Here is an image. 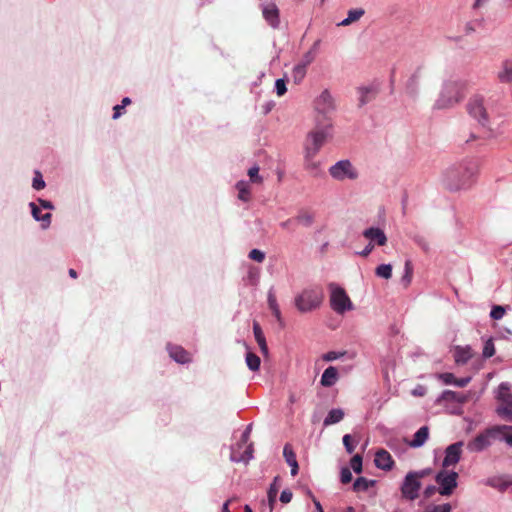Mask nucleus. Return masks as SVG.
Here are the masks:
<instances>
[{
    "label": "nucleus",
    "mask_w": 512,
    "mask_h": 512,
    "mask_svg": "<svg viewBox=\"0 0 512 512\" xmlns=\"http://www.w3.org/2000/svg\"><path fill=\"white\" fill-rule=\"evenodd\" d=\"M330 175L337 180L350 179L354 180L358 177L356 169L349 160H341L330 167Z\"/></svg>",
    "instance_id": "1a4fd4ad"
},
{
    "label": "nucleus",
    "mask_w": 512,
    "mask_h": 512,
    "mask_svg": "<svg viewBox=\"0 0 512 512\" xmlns=\"http://www.w3.org/2000/svg\"><path fill=\"white\" fill-rule=\"evenodd\" d=\"M443 398L447 399V400H455V401H458V402H461V403L466 401L465 397L460 396L457 392H454V391H451V390L444 391L443 392Z\"/></svg>",
    "instance_id": "79ce46f5"
},
{
    "label": "nucleus",
    "mask_w": 512,
    "mask_h": 512,
    "mask_svg": "<svg viewBox=\"0 0 512 512\" xmlns=\"http://www.w3.org/2000/svg\"><path fill=\"white\" fill-rule=\"evenodd\" d=\"M342 355H344V353H337L335 351H330L323 355V360L333 361V360L338 359Z\"/></svg>",
    "instance_id": "4d7b16f0"
},
{
    "label": "nucleus",
    "mask_w": 512,
    "mask_h": 512,
    "mask_svg": "<svg viewBox=\"0 0 512 512\" xmlns=\"http://www.w3.org/2000/svg\"><path fill=\"white\" fill-rule=\"evenodd\" d=\"M306 75V66H293L291 71V77L294 83H300Z\"/></svg>",
    "instance_id": "c756f323"
},
{
    "label": "nucleus",
    "mask_w": 512,
    "mask_h": 512,
    "mask_svg": "<svg viewBox=\"0 0 512 512\" xmlns=\"http://www.w3.org/2000/svg\"><path fill=\"white\" fill-rule=\"evenodd\" d=\"M324 299V293L320 287L304 289L295 297V306L301 313L310 312L320 307Z\"/></svg>",
    "instance_id": "f03ea898"
},
{
    "label": "nucleus",
    "mask_w": 512,
    "mask_h": 512,
    "mask_svg": "<svg viewBox=\"0 0 512 512\" xmlns=\"http://www.w3.org/2000/svg\"><path fill=\"white\" fill-rule=\"evenodd\" d=\"M338 380V371L334 366L326 368L321 376V385L324 387L333 386Z\"/></svg>",
    "instance_id": "412c9836"
},
{
    "label": "nucleus",
    "mask_w": 512,
    "mask_h": 512,
    "mask_svg": "<svg viewBox=\"0 0 512 512\" xmlns=\"http://www.w3.org/2000/svg\"><path fill=\"white\" fill-rule=\"evenodd\" d=\"M488 3V0H475L474 4L472 5L473 9H479L484 7Z\"/></svg>",
    "instance_id": "0e129e2a"
},
{
    "label": "nucleus",
    "mask_w": 512,
    "mask_h": 512,
    "mask_svg": "<svg viewBox=\"0 0 512 512\" xmlns=\"http://www.w3.org/2000/svg\"><path fill=\"white\" fill-rule=\"evenodd\" d=\"M329 288L331 292L330 306L336 313L343 314L345 311L353 309V304L343 288L334 283L330 284Z\"/></svg>",
    "instance_id": "39448f33"
},
{
    "label": "nucleus",
    "mask_w": 512,
    "mask_h": 512,
    "mask_svg": "<svg viewBox=\"0 0 512 512\" xmlns=\"http://www.w3.org/2000/svg\"><path fill=\"white\" fill-rule=\"evenodd\" d=\"M457 479L458 473L455 471H439L435 477V481L439 485L438 492L442 496H450L457 487Z\"/></svg>",
    "instance_id": "0eeeda50"
},
{
    "label": "nucleus",
    "mask_w": 512,
    "mask_h": 512,
    "mask_svg": "<svg viewBox=\"0 0 512 512\" xmlns=\"http://www.w3.org/2000/svg\"><path fill=\"white\" fill-rule=\"evenodd\" d=\"M471 378L470 377H465V378H455V381H454V385L458 386V387H465L468 385V383L470 382Z\"/></svg>",
    "instance_id": "bf43d9fd"
},
{
    "label": "nucleus",
    "mask_w": 512,
    "mask_h": 512,
    "mask_svg": "<svg viewBox=\"0 0 512 512\" xmlns=\"http://www.w3.org/2000/svg\"><path fill=\"white\" fill-rule=\"evenodd\" d=\"M376 467L382 470L389 471L392 469L394 465V461L392 459L391 454L386 451L385 449H379L375 453V459H374Z\"/></svg>",
    "instance_id": "ddd939ff"
},
{
    "label": "nucleus",
    "mask_w": 512,
    "mask_h": 512,
    "mask_svg": "<svg viewBox=\"0 0 512 512\" xmlns=\"http://www.w3.org/2000/svg\"><path fill=\"white\" fill-rule=\"evenodd\" d=\"M496 428H501L499 433H502L503 440L512 446V426H496Z\"/></svg>",
    "instance_id": "58836bf2"
},
{
    "label": "nucleus",
    "mask_w": 512,
    "mask_h": 512,
    "mask_svg": "<svg viewBox=\"0 0 512 512\" xmlns=\"http://www.w3.org/2000/svg\"><path fill=\"white\" fill-rule=\"evenodd\" d=\"M236 188L238 190V198L244 202H248L250 200L249 184L245 181H239L236 184Z\"/></svg>",
    "instance_id": "cd10ccee"
},
{
    "label": "nucleus",
    "mask_w": 512,
    "mask_h": 512,
    "mask_svg": "<svg viewBox=\"0 0 512 512\" xmlns=\"http://www.w3.org/2000/svg\"><path fill=\"white\" fill-rule=\"evenodd\" d=\"M351 468L354 470L355 473H361L362 472V456L359 454H356L352 457L351 461Z\"/></svg>",
    "instance_id": "a19ab883"
},
{
    "label": "nucleus",
    "mask_w": 512,
    "mask_h": 512,
    "mask_svg": "<svg viewBox=\"0 0 512 512\" xmlns=\"http://www.w3.org/2000/svg\"><path fill=\"white\" fill-rule=\"evenodd\" d=\"M474 173H475L474 169H467L463 178L459 181V183L452 186L451 188L459 189V188L468 186L470 184V181H471Z\"/></svg>",
    "instance_id": "72a5a7b5"
},
{
    "label": "nucleus",
    "mask_w": 512,
    "mask_h": 512,
    "mask_svg": "<svg viewBox=\"0 0 512 512\" xmlns=\"http://www.w3.org/2000/svg\"><path fill=\"white\" fill-rule=\"evenodd\" d=\"M504 315L505 308L500 305H495L490 312V316L494 320H500L501 318H503Z\"/></svg>",
    "instance_id": "c03bdc74"
},
{
    "label": "nucleus",
    "mask_w": 512,
    "mask_h": 512,
    "mask_svg": "<svg viewBox=\"0 0 512 512\" xmlns=\"http://www.w3.org/2000/svg\"><path fill=\"white\" fill-rule=\"evenodd\" d=\"M248 176L253 183H262L263 179L259 175V167L254 166L248 170Z\"/></svg>",
    "instance_id": "37998d69"
},
{
    "label": "nucleus",
    "mask_w": 512,
    "mask_h": 512,
    "mask_svg": "<svg viewBox=\"0 0 512 512\" xmlns=\"http://www.w3.org/2000/svg\"><path fill=\"white\" fill-rule=\"evenodd\" d=\"M343 445L345 446V449L349 454H352L354 452L355 446L352 442V436L350 434H346L343 436Z\"/></svg>",
    "instance_id": "de8ad7c7"
},
{
    "label": "nucleus",
    "mask_w": 512,
    "mask_h": 512,
    "mask_svg": "<svg viewBox=\"0 0 512 512\" xmlns=\"http://www.w3.org/2000/svg\"><path fill=\"white\" fill-rule=\"evenodd\" d=\"M464 443L462 441L455 442L445 449V457L442 462L443 468L455 466L461 459Z\"/></svg>",
    "instance_id": "9b49d317"
},
{
    "label": "nucleus",
    "mask_w": 512,
    "mask_h": 512,
    "mask_svg": "<svg viewBox=\"0 0 512 512\" xmlns=\"http://www.w3.org/2000/svg\"><path fill=\"white\" fill-rule=\"evenodd\" d=\"M428 437H429V428L427 426H422L414 434V438L408 444L412 448L421 447L427 441Z\"/></svg>",
    "instance_id": "5701e85b"
},
{
    "label": "nucleus",
    "mask_w": 512,
    "mask_h": 512,
    "mask_svg": "<svg viewBox=\"0 0 512 512\" xmlns=\"http://www.w3.org/2000/svg\"><path fill=\"white\" fill-rule=\"evenodd\" d=\"M344 418L342 409H332L324 419V426H329L340 422Z\"/></svg>",
    "instance_id": "a878e982"
},
{
    "label": "nucleus",
    "mask_w": 512,
    "mask_h": 512,
    "mask_svg": "<svg viewBox=\"0 0 512 512\" xmlns=\"http://www.w3.org/2000/svg\"><path fill=\"white\" fill-rule=\"evenodd\" d=\"M423 477L424 473H416L414 471L407 473L401 486L403 498L411 501L418 498L421 488L420 479Z\"/></svg>",
    "instance_id": "423d86ee"
},
{
    "label": "nucleus",
    "mask_w": 512,
    "mask_h": 512,
    "mask_svg": "<svg viewBox=\"0 0 512 512\" xmlns=\"http://www.w3.org/2000/svg\"><path fill=\"white\" fill-rule=\"evenodd\" d=\"M292 497H293L292 492L290 490H288V489H285V490H283L281 492L280 501L283 504H287V503H289L292 500Z\"/></svg>",
    "instance_id": "6e6d98bb"
},
{
    "label": "nucleus",
    "mask_w": 512,
    "mask_h": 512,
    "mask_svg": "<svg viewBox=\"0 0 512 512\" xmlns=\"http://www.w3.org/2000/svg\"><path fill=\"white\" fill-rule=\"evenodd\" d=\"M373 248H374V244L369 242V244L359 254L363 257H367L372 252Z\"/></svg>",
    "instance_id": "052dcab7"
},
{
    "label": "nucleus",
    "mask_w": 512,
    "mask_h": 512,
    "mask_svg": "<svg viewBox=\"0 0 512 512\" xmlns=\"http://www.w3.org/2000/svg\"><path fill=\"white\" fill-rule=\"evenodd\" d=\"M39 204L45 209H53V204L44 199H38Z\"/></svg>",
    "instance_id": "69168bd1"
},
{
    "label": "nucleus",
    "mask_w": 512,
    "mask_h": 512,
    "mask_svg": "<svg viewBox=\"0 0 512 512\" xmlns=\"http://www.w3.org/2000/svg\"><path fill=\"white\" fill-rule=\"evenodd\" d=\"M283 456L287 462V464L291 467V475L295 476L298 473V463L296 460V455L292 449L290 444H286L283 449Z\"/></svg>",
    "instance_id": "a211bd4d"
},
{
    "label": "nucleus",
    "mask_w": 512,
    "mask_h": 512,
    "mask_svg": "<svg viewBox=\"0 0 512 512\" xmlns=\"http://www.w3.org/2000/svg\"><path fill=\"white\" fill-rule=\"evenodd\" d=\"M466 86L462 82H447L435 106L445 109L459 103L465 96Z\"/></svg>",
    "instance_id": "7ed1b4c3"
},
{
    "label": "nucleus",
    "mask_w": 512,
    "mask_h": 512,
    "mask_svg": "<svg viewBox=\"0 0 512 512\" xmlns=\"http://www.w3.org/2000/svg\"><path fill=\"white\" fill-rule=\"evenodd\" d=\"M494 354H495V346H494L493 339L490 338L484 344L483 357L484 358H490Z\"/></svg>",
    "instance_id": "e433bc0d"
},
{
    "label": "nucleus",
    "mask_w": 512,
    "mask_h": 512,
    "mask_svg": "<svg viewBox=\"0 0 512 512\" xmlns=\"http://www.w3.org/2000/svg\"><path fill=\"white\" fill-rule=\"evenodd\" d=\"M253 333L256 342L259 345L260 351L264 356L268 355V346L260 324L257 321L253 322Z\"/></svg>",
    "instance_id": "aec40b11"
},
{
    "label": "nucleus",
    "mask_w": 512,
    "mask_h": 512,
    "mask_svg": "<svg viewBox=\"0 0 512 512\" xmlns=\"http://www.w3.org/2000/svg\"><path fill=\"white\" fill-rule=\"evenodd\" d=\"M364 13H365V11L362 8L351 9V10L348 11L347 18H345L340 23V25L348 26V25L352 24L353 22L358 21L364 15Z\"/></svg>",
    "instance_id": "bb28decb"
},
{
    "label": "nucleus",
    "mask_w": 512,
    "mask_h": 512,
    "mask_svg": "<svg viewBox=\"0 0 512 512\" xmlns=\"http://www.w3.org/2000/svg\"><path fill=\"white\" fill-rule=\"evenodd\" d=\"M375 274L384 279H390L392 277V266L390 264H381L376 270Z\"/></svg>",
    "instance_id": "7c9ffc66"
},
{
    "label": "nucleus",
    "mask_w": 512,
    "mask_h": 512,
    "mask_svg": "<svg viewBox=\"0 0 512 512\" xmlns=\"http://www.w3.org/2000/svg\"><path fill=\"white\" fill-rule=\"evenodd\" d=\"M373 484V481H369L368 479L364 477H359L355 480L353 483V489L354 491H365L367 490L371 485Z\"/></svg>",
    "instance_id": "473e14b6"
},
{
    "label": "nucleus",
    "mask_w": 512,
    "mask_h": 512,
    "mask_svg": "<svg viewBox=\"0 0 512 512\" xmlns=\"http://www.w3.org/2000/svg\"><path fill=\"white\" fill-rule=\"evenodd\" d=\"M501 428L493 427L478 434L474 439L467 443V449L470 452H481L491 445V437L500 432Z\"/></svg>",
    "instance_id": "9d476101"
},
{
    "label": "nucleus",
    "mask_w": 512,
    "mask_h": 512,
    "mask_svg": "<svg viewBox=\"0 0 512 512\" xmlns=\"http://www.w3.org/2000/svg\"><path fill=\"white\" fill-rule=\"evenodd\" d=\"M279 480H280V477L276 476L274 478V481L270 485V487L268 489V492H267L268 502H269V506H270V510L271 511L273 510L274 504L276 502V497H277V494H278V491H279V487H280L278 485V481Z\"/></svg>",
    "instance_id": "393cba45"
},
{
    "label": "nucleus",
    "mask_w": 512,
    "mask_h": 512,
    "mask_svg": "<svg viewBox=\"0 0 512 512\" xmlns=\"http://www.w3.org/2000/svg\"><path fill=\"white\" fill-rule=\"evenodd\" d=\"M427 393V388L424 385H417L412 391L411 394L415 397H423Z\"/></svg>",
    "instance_id": "3c124183"
},
{
    "label": "nucleus",
    "mask_w": 512,
    "mask_h": 512,
    "mask_svg": "<svg viewBox=\"0 0 512 512\" xmlns=\"http://www.w3.org/2000/svg\"><path fill=\"white\" fill-rule=\"evenodd\" d=\"M271 312H272L273 316L276 318V320L279 323V325L281 327H284V321H283V318H282V315H281L280 308L279 307L273 308V309H271Z\"/></svg>",
    "instance_id": "13d9d810"
},
{
    "label": "nucleus",
    "mask_w": 512,
    "mask_h": 512,
    "mask_svg": "<svg viewBox=\"0 0 512 512\" xmlns=\"http://www.w3.org/2000/svg\"><path fill=\"white\" fill-rule=\"evenodd\" d=\"M467 111L469 115L476 119L483 127H486L489 124V116L484 106V99L482 96L476 95L470 98L467 103Z\"/></svg>",
    "instance_id": "6e6552de"
},
{
    "label": "nucleus",
    "mask_w": 512,
    "mask_h": 512,
    "mask_svg": "<svg viewBox=\"0 0 512 512\" xmlns=\"http://www.w3.org/2000/svg\"><path fill=\"white\" fill-rule=\"evenodd\" d=\"M332 121H322L319 117L315 119V127L307 134L305 141V158H315L326 141L332 138Z\"/></svg>",
    "instance_id": "f257e3e1"
},
{
    "label": "nucleus",
    "mask_w": 512,
    "mask_h": 512,
    "mask_svg": "<svg viewBox=\"0 0 512 512\" xmlns=\"http://www.w3.org/2000/svg\"><path fill=\"white\" fill-rule=\"evenodd\" d=\"M363 236L368 239L372 244L384 246L387 242V237L384 231L380 228L371 227L363 232Z\"/></svg>",
    "instance_id": "4468645a"
},
{
    "label": "nucleus",
    "mask_w": 512,
    "mask_h": 512,
    "mask_svg": "<svg viewBox=\"0 0 512 512\" xmlns=\"http://www.w3.org/2000/svg\"><path fill=\"white\" fill-rule=\"evenodd\" d=\"M452 506L449 503L440 505H428L425 512H451Z\"/></svg>",
    "instance_id": "f704fd0d"
},
{
    "label": "nucleus",
    "mask_w": 512,
    "mask_h": 512,
    "mask_svg": "<svg viewBox=\"0 0 512 512\" xmlns=\"http://www.w3.org/2000/svg\"><path fill=\"white\" fill-rule=\"evenodd\" d=\"M32 186L35 190H41L45 187V182L42 178V174L39 171L35 172Z\"/></svg>",
    "instance_id": "a18cd8bd"
},
{
    "label": "nucleus",
    "mask_w": 512,
    "mask_h": 512,
    "mask_svg": "<svg viewBox=\"0 0 512 512\" xmlns=\"http://www.w3.org/2000/svg\"><path fill=\"white\" fill-rule=\"evenodd\" d=\"M482 24V21L479 19H473L467 21L463 26V35H459L456 37H451L450 39L454 42H460L463 39V36H469L476 32L477 28Z\"/></svg>",
    "instance_id": "4be33fe9"
},
{
    "label": "nucleus",
    "mask_w": 512,
    "mask_h": 512,
    "mask_svg": "<svg viewBox=\"0 0 512 512\" xmlns=\"http://www.w3.org/2000/svg\"><path fill=\"white\" fill-rule=\"evenodd\" d=\"M405 273L402 277V282L405 287H408L411 283L412 276H413V265L410 260H406L405 262Z\"/></svg>",
    "instance_id": "2f4dec72"
},
{
    "label": "nucleus",
    "mask_w": 512,
    "mask_h": 512,
    "mask_svg": "<svg viewBox=\"0 0 512 512\" xmlns=\"http://www.w3.org/2000/svg\"><path fill=\"white\" fill-rule=\"evenodd\" d=\"M234 500H236V498L228 499V500L223 504L222 512H230V510H229V504H230V503H232Z\"/></svg>",
    "instance_id": "774afa93"
},
{
    "label": "nucleus",
    "mask_w": 512,
    "mask_h": 512,
    "mask_svg": "<svg viewBox=\"0 0 512 512\" xmlns=\"http://www.w3.org/2000/svg\"><path fill=\"white\" fill-rule=\"evenodd\" d=\"M169 355L176 362L185 364L191 361L190 354L181 346L168 345L167 347Z\"/></svg>",
    "instance_id": "2eb2a0df"
},
{
    "label": "nucleus",
    "mask_w": 512,
    "mask_h": 512,
    "mask_svg": "<svg viewBox=\"0 0 512 512\" xmlns=\"http://www.w3.org/2000/svg\"><path fill=\"white\" fill-rule=\"evenodd\" d=\"M318 166H319V164L316 161H314V158H312L310 160H307L305 158V167L310 172H313V173L317 172Z\"/></svg>",
    "instance_id": "5fc2aeb1"
},
{
    "label": "nucleus",
    "mask_w": 512,
    "mask_h": 512,
    "mask_svg": "<svg viewBox=\"0 0 512 512\" xmlns=\"http://www.w3.org/2000/svg\"><path fill=\"white\" fill-rule=\"evenodd\" d=\"M295 223V220L294 219H287L285 221H283L280 226L283 228V229H292V226L293 224Z\"/></svg>",
    "instance_id": "680f3d73"
},
{
    "label": "nucleus",
    "mask_w": 512,
    "mask_h": 512,
    "mask_svg": "<svg viewBox=\"0 0 512 512\" xmlns=\"http://www.w3.org/2000/svg\"><path fill=\"white\" fill-rule=\"evenodd\" d=\"M497 412L500 416L512 421V400L510 395L503 399V402L498 407Z\"/></svg>",
    "instance_id": "b1692460"
},
{
    "label": "nucleus",
    "mask_w": 512,
    "mask_h": 512,
    "mask_svg": "<svg viewBox=\"0 0 512 512\" xmlns=\"http://www.w3.org/2000/svg\"><path fill=\"white\" fill-rule=\"evenodd\" d=\"M265 21L272 27L278 28L280 24V13L275 3L263 4L261 7Z\"/></svg>",
    "instance_id": "f8f14e48"
},
{
    "label": "nucleus",
    "mask_w": 512,
    "mask_h": 512,
    "mask_svg": "<svg viewBox=\"0 0 512 512\" xmlns=\"http://www.w3.org/2000/svg\"><path fill=\"white\" fill-rule=\"evenodd\" d=\"M249 258L253 261H256V262H263L264 259H265V254L258 250V249H252L250 252H249Z\"/></svg>",
    "instance_id": "49530a36"
},
{
    "label": "nucleus",
    "mask_w": 512,
    "mask_h": 512,
    "mask_svg": "<svg viewBox=\"0 0 512 512\" xmlns=\"http://www.w3.org/2000/svg\"><path fill=\"white\" fill-rule=\"evenodd\" d=\"M268 306H269L270 310L273 308L279 307V305L277 303L276 295L272 290H270L268 292Z\"/></svg>",
    "instance_id": "603ef678"
},
{
    "label": "nucleus",
    "mask_w": 512,
    "mask_h": 512,
    "mask_svg": "<svg viewBox=\"0 0 512 512\" xmlns=\"http://www.w3.org/2000/svg\"><path fill=\"white\" fill-rule=\"evenodd\" d=\"M246 363L250 370L257 371L260 368L261 361H260V358L256 354H254L252 352H248L246 354Z\"/></svg>",
    "instance_id": "c85d7f7f"
},
{
    "label": "nucleus",
    "mask_w": 512,
    "mask_h": 512,
    "mask_svg": "<svg viewBox=\"0 0 512 512\" xmlns=\"http://www.w3.org/2000/svg\"><path fill=\"white\" fill-rule=\"evenodd\" d=\"M294 220L295 222H299L300 224H303L305 226H310L313 222V217L311 214L303 212L298 214Z\"/></svg>",
    "instance_id": "ea45409f"
},
{
    "label": "nucleus",
    "mask_w": 512,
    "mask_h": 512,
    "mask_svg": "<svg viewBox=\"0 0 512 512\" xmlns=\"http://www.w3.org/2000/svg\"><path fill=\"white\" fill-rule=\"evenodd\" d=\"M314 109L316 111V117H319L322 121H332L330 115L336 110V104L334 98L328 90H324L315 100Z\"/></svg>",
    "instance_id": "20e7f679"
},
{
    "label": "nucleus",
    "mask_w": 512,
    "mask_h": 512,
    "mask_svg": "<svg viewBox=\"0 0 512 512\" xmlns=\"http://www.w3.org/2000/svg\"><path fill=\"white\" fill-rule=\"evenodd\" d=\"M287 81H289L287 74H285L284 78H280V79L276 80L275 88H276V93L278 96H283L286 93V91H287L286 82Z\"/></svg>",
    "instance_id": "c9c22d12"
},
{
    "label": "nucleus",
    "mask_w": 512,
    "mask_h": 512,
    "mask_svg": "<svg viewBox=\"0 0 512 512\" xmlns=\"http://www.w3.org/2000/svg\"><path fill=\"white\" fill-rule=\"evenodd\" d=\"M340 480L343 484H348L352 480V473L349 468L344 467L341 469Z\"/></svg>",
    "instance_id": "09e8293b"
},
{
    "label": "nucleus",
    "mask_w": 512,
    "mask_h": 512,
    "mask_svg": "<svg viewBox=\"0 0 512 512\" xmlns=\"http://www.w3.org/2000/svg\"><path fill=\"white\" fill-rule=\"evenodd\" d=\"M498 77L501 82H512V66H505L503 71L499 72Z\"/></svg>",
    "instance_id": "4c0bfd02"
},
{
    "label": "nucleus",
    "mask_w": 512,
    "mask_h": 512,
    "mask_svg": "<svg viewBox=\"0 0 512 512\" xmlns=\"http://www.w3.org/2000/svg\"><path fill=\"white\" fill-rule=\"evenodd\" d=\"M445 384H454L455 376L452 373H440L437 375Z\"/></svg>",
    "instance_id": "8fccbe9b"
},
{
    "label": "nucleus",
    "mask_w": 512,
    "mask_h": 512,
    "mask_svg": "<svg viewBox=\"0 0 512 512\" xmlns=\"http://www.w3.org/2000/svg\"><path fill=\"white\" fill-rule=\"evenodd\" d=\"M122 109H124V108L121 105H116L113 108V110H114L113 119H118L121 116V114H122L121 110Z\"/></svg>",
    "instance_id": "338daca9"
},
{
    "label": "nucleus",
    "mask_w": 512,
    "mask_h": 512,
    "mask_svg": "<svg viewBox=\"0 0 512 512\" xmlns=\"http://www.w3.org/2000/svg\"><path fill=\"white\" fill-rule=\"evenodd\" d=\"M29 206L31 208V213H32L33 218L36 221L41 222V226L43 229L48 228L51 223V217H52L51 213L42 214L39 207L33 202H31L29 204Z\"/></svg>",
    "instance_id": "6ab92c4d"
},
{
    "label": "nucleus",
    "mask_w": 512,
    "mask_h": 512,
    "mask_svg": "<svg viewBox=\"0 0 512 512\" xmlns=\"http://www.w3.org/2000/svg\"><path fill=\"white\" fill-rule=\"evenodd\" d=\"M268 306H269L270 310L273 308L279 307V305L277 303L276 295L272 290H270L268 292Z\"/></svg>",
    "instance_id": "864d4df0"
},
{
    "label": "nucleus",
    "mask_w": 512,
    "mask_h": 512,
    "mask_svg": "<svg viewBox=\"0 0 512 512\" xmlns=\"http://www.w3.org/2000/svg\"><path fill=\"white\" fill-rule=\"evenodd\" d=\"M378 87L377 86H369V87H360L358 89V92L360 94L359 97V106H363L373 100L377 93H378Z\"/></svg>",
    "instance_id": "f3484780"
},
{
    "label": "nucleus",
    "mask_w": 512,
    "mask_h": 512,
    "mask_svg": "<svg viewBox=\"0 0 512 512\" xmlns=\"http://www.w3.org/2000/svg\"><path fill=\"white\" fill-rule=\"evenodd\" d=\"M473 351L470 346H456L454 350V359L456 364L464 365L466 364L472 357Z\"/></svg>",
    "instance_id": "dca6fc26"
},
{
    "label": "nucleus",
    "mask_w": 512,
    "mask_h": 512,
    "mask_svg": "<svg viewBox=\"0 0 512 512\" xmlns=\"http://www.w3.org/2000/svg\"><path fill=\"white\" fill-rule=\"evenodd\" d=\"M436 487L435 486H428L426 487V489L424 490V496L426 498H430L435 492H436Z\"/></svg>",
    "instance_id": "e2e57ef3"
}]
</instances>
